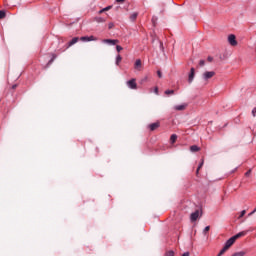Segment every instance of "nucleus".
I'll use <instances>...</instances> for the list:
<instances>
[{"instance_id": "f257e3e1", "label": "nucleus", "mask_w": 256, "mask_h": 256, "mask_svg": "<svg viewBox=\"0 0 256 256\" xmlns=\"http://www.w3.org/2000/svg\"><path fill=\"white\" fill-rule=\"evenodd\" d=\"M245 235H247V231H242L239 232L238 234L232 236L230 239H228L224 245V247H226V249H231V247H233V245H235V241H237V239H241V237H245Z\"/></svg>"}, {"instance_id": "f03ea898", "label": "nucleus", "mask_w": 256, "mask_h": 256, "mask_svg": "<svg viewBox=\"0 0 256 256\" xmlns=\"http://www.w3.org/2000/svg\"><path fill=\"white\" fill-rule=\"evenodd\" d=\"M127 87L129 89H137V80L135 78H132L131 80L126 82Z\"/></svg>"}, {"instance_id": "7ed1b4c3", "label": "nucleus", "mask_w": 256, "mask_h": 256, "mask_svg": "<svg viewBox=\"0 0 256 256\" xmlns=\"http://www.w3.org/2000/svg\"><path fill=\"white\" fill-rule=\"evenodd\" d=\"M228 42H229V44H230L232 47H236V45H237V37H235L234 34H230V35L228 36Z\"/></svg>"}, {"instance_id": "20e7f679", "label": "nucleus", "mask_w": 256, "mask_h": 256, "mask_svg": "<svg viewBox=\"0 0 256 256\" xmlns=\"http://www.w3.org/2000/svg\"><path fill=\"white\" fill-rule=\"evenodd\" d=\"M212 77H215L214 71H206L203 73V79L204 81H208V79H212Z\"/></svg>"}, {"instance_id": "39448f33", "label": "nucleus", "mask_w": 256, "mask_h": 256, "mask_svg": "<svg viewBox=\"0 0 256 256\" xmlns=\"http://www.w3.org/2000/svg\"><path fill=\"white\" fill-rule=\"evenodd\" d=\"M80 41H83V42L97 41V37H95V36H82V37H80Z\"/></svg>"}, {"instance_id": "423d86ee", "label": "nucleus", "mask_w": 256, "mask_h": 256, "mask_svg": "<svg viewBox=\"0 0 256 256\" xmlns=\"http://www.w3.org/2000/svg\"><path fill=\"white\" fill-rule=\"evenodd\" d=\"M193 79H195V68L190 69V74L188 76V83H193Z\"/></svg>"}, {"instance_id": "0eeeda50", "label": "nucleus", "mask_w": 256, "mask_h": 256, "mask_svg": "<svg viewBox=\"0 0 256 256\" xmlns=\"http://www.w3.org/2000/svg\"><path fill=\"white\" fill-rule=\"evenodd\" d=\"M161 126V124L159 122H155L150 124L148 127L150 129V131H155L157 129H159V127Z\"/></svg>"}, {"instance_id": "6e6552de", "label": "nucleus", "mask_w": 256, "mask_h": 256, "mask_svg": "<svg viewBox=\"0 0 256 256\" xmlns=\"http://www.w3.org/2000/svg\"><path fill=\"white\" fill-rule=\"evenodd\" d=\"M102 42L107 43L108 45H117V43H119V40L104 39V40H102Z\"/></svg>"}, {"instance_id": "1a4fd4ad", "label": "nucleus", "mask_w": 256, "mask_h": 256, "mask_svg": "<svg viewBox=\"0 0 256 256\" xmlns=\"http://www.w3.org/2000/svg\"><path fill=\"white\" fill-rule=\"evenodd\" d=\"M175 111H185L187 109V104H181L174 107Z\"/></svg>"}, {"instance_id": "9d476101", "label": "nucleus", "mask_w": 256, "mask_h": 256, "mask_svg": "<svg viewBox=\"0 0 256 256\" xmlns=\"http://www.w3.org/2000/svg\"><path fill=\"white\" fill-rule=\"evenodd\" d=\"M191 221H196L197 219H199V210H196L195 212H193L190 216Z\"/></svg>"}, {"instance_id": "9b49d317", "label": "nucleus", "mask_w": 256, "mask_h": 256, "mask_svg": "<svg viewBox=\"0 0 256 256\" xmlns=\"http://www.w3.org/2000/svg\"><path fill=\"white\" fill-rule=\"evenodd\" d=\"M78 42H79V37H74V38L68 43L67 49H69V47H73V45H75V43H78Z\"/></svg>"}, {"instance_id": "f8f14e48", "label": "nucleus", "mask_w": 256, "mask_h": 256, "mask_svg": "<svg viewBox=\"0 0 256 256\" xmlns=\"http://www.w3.org/2000/svg\"><path fill=\"white\" fill-rule=\"evenodd\" d=\"M190 151H191L192 153H197V151H201V148H199V146H197V145H192V146L190 147Z\"/></svg>"}, {"instance_id": "ddd939ff", "label": "nucleus", "mask_w": 256, "mask_h": 256, "mask_svg": "<svg viewBox=\"0 0 256 256\" xmlns=\"http://www.w3.org/2000/svg\"><path fill=\"white\" fill-rule=\"evenodd\" d=\"M141 65H142L141 60L138 59V60H136L134 67H135V69H137V71H141Z\"/></svg>"}, {"instance_id": "4468645a", "label": "nucleus", "mask_w": 256, "mask_h": 256, "mask_svg": "<svg viewBox=\"0 0 256 256\" xmlns=\"http://www.w3.org/2000/svg\"><path fill=\"white\" fill-rule=\"evenodd\" d=\"M177 141V135L176 134H172L170 137V142L173 144Z\"/></svg>"}, {"instance_id": "2eb2a0df", "label": "nucleus", "mask_w": 256, "mask_h": 256, "mask_svg": "<svg viewBox=\"0 0 256 256\" xmlns=\"http://www.w3.org/2000/svg\"><path fill=\"white\" fill-rule=\"evenodd\" d=\"M95 21L97 22V23H105V18H101V17H97V18H95Z\"/></svg>"}, {"instance_id": "dca6fc26", "label": "nucleus", "mask_w": 256, "mask_h": 256, "mask_svg": "<svg viewBox=\"0 0 256 256\" xmlns=\"http://www.w3.org/2000/svg\"><path fill=\"white\" fill-rule=\"evenodd\" d=\"M227 251H229V249L224 246L223 249L220 250L219 254L225 255V253H227Z\"/></svg>"}, {"instance_id": "f3484780", "label": "nucleus", "mask_w": 256, "mask_h": 256, "mask_svg": "<svg viewBox=\"0 0 256 256\" xmlns=\"http://www.w3.org/2000/svg\"><path fill=\"white\" fill-rule=\"evenodd\" d=\"M137 15H139L137 12L131 14V15H130L131 21H135V19H137Z\"/></svg>"}, {"instance_id": "a211bd4d", "label": "nucleus", "mask_w": 256, "mask_h": 256, "mask_svg": "<svg viewBox=\"0 0 256 256\" xmlns=\"http://www.w3.org/2000/svg\"><path fill=\"white\" fill-rule=\"evenodd\" d=\"M165 256H175V252L173 250H169L165 253Z\"/></svg>"}, {"instance_id": "6ab92c4d", "label": "nucleus", "mask_w": 256, "mask_h": 256, "mask_svg": "<svg viewBox=\"0 0 256 256\" xmlns=\"http://www.w3.org/2000/svg\"><path fill=\"white\" fill-rule=\"evenodd\" d=\"M6 16L7 14L5 13V11L0 10V19H5Z\"/></svg>"}, {"instance_id": "aec40b11", "label": "nucleus", "mask_w": 256, "mask_h": 256, "mask_svg": "<svg viewBox=\"0 0 256 256\" xmlns=\"http://www.w3.org/2000/svg\"><path fill=\"white\" fill-rule=\"evenodd\" d=\"M122 57H121V55H118L117 57H116V65H119L120 63H121V61H122Z\"/></svg>"}, {"instance_id": "412c9836", "label": "nucleus", "mask_w": 256, "mask_h": 256, "mask_svg": "<svg viewBox=\"0 0 256 256\" xmlns=\"http://www.w3.org/2000/svg\"><path fill=\"white\" fill-rule=\"evenodd\" d=\"M203 163L204 161L202 160L200 165L198 166L197 170H196V174L199 175V170L201 169V167H203Z\"/></svg>"}, {"instance_id": "4be33fe9", "label": "nucleus", "mask_w": 256, "mask_h": 256, "mask_svg": "<svg viewBox=\"0 0 256 256\" xmlns=\"http://www.w3.org/2000/svg\"><path fill=\"white\" fill-rule=\"evenodd\" d=\"M175 93V90H166L165 95H173Z\"/></svg>"}, {"instance_id": "5701e85b", "label": "nucleus", "mask_w": 256, "mask_h": 256, "mask_svg": "<svg viewBox=\"0 0 256 256\" xmlns=\"http://www.w3.org/2000/svg\"><path fill=\"white\" fill-rule=\"evenodd\" d=\"M56 57H57L56 55H53V58L51 60H49V62L47 64L48 67H49V65H51L55 61Z\"/></svg>"}, {"instance_id": "b1692460", "label": "nucleus", "mask_w": 256, "mask_h": 256, "mask_svg": "<svg viewBox=\"0 0 256 256\" xmlns=\"http://www.w3.org/2000/svg\"><path fill=\"white\" fill-rule=\"evenodd\" d=\"M247 213L246 210H242L239 216V219H241V217H245V214Z\"/></svg>"}, {"instance_id": "393cba45", "label": "nucleus", "mask_w": 256, "mask_h": 256, "mask_svg": "<svg viewBox=\"0 0 256 256\" xmlns=\"http://www.w3.org/2000/svg\"><path fill=\"white\" fill-rule=\"evenodd\" d=\"M116 50H117L118 53H121V51H123V47L117 45Z\"/></svg>"}, {"instance_id": "a878e982", "label": "nucleus", "mask_w": 256, "mask_h": 256, "mask_svg": "<svg viewBox=\"0 0 256 256\" xmlns=\"http://www.w3.org/2000/svg\"><path fill=\"white\" fill-rule=\"evenodd\" d=\"M113 27H115V24L113 22H110L108 24V29H113Z\"/></svg>"}, {"instance_id": "bb28decb", "label": "nucleus", "mask_w": 256, "mask_h": 256, "mask_svg": "<svg viewBox=\"0 0 256 256\" xmlns=\"http://www.w3.org/2000/svg\"><path fill=\"white\" fill-rule=\"evenodd\" d=\"M210 229H211L210 226H206V227L204 228V233H208V231H210Z\"/></svg>"}, {"instance_id": "cd10ccee", "label": "nucleus", "mask_w": 256, "mask_h": 256, "mask_svg": "<svg viewBox=\"0 0 256 256\" xmlns=\"http://www.w3.org/2000/svg\"><path fill=\"white\" fill-rule=\"evenodd\" d=\"M157 75H158V77L161 79V77H163V74L161 73V70H158L157 71Z\"/></svg>"}, {"instance_id": "c85d7f7f", "label": "nucleus", "mask_w": 256, "mask_h": 256, "mask_svg": "<svg viewBox=\"0 0 256 256\" xmlns=\"http://www.w3.org/2000/svg\"><path fill=\"white\" fill-rule=\"evenodd\" d=\"M199 65L200 67H203V65H205V60H200Z\"/></svg>"}, {"instance_id": "c756f323", "label": "nucleus", "mask_w": 256, "mask_h": 256, "mask_svg": "<svg viewBox=\"0 0 256 256\" xmlns=\"http://www.w3.org/2000/svg\"><path fill=\"white\" fill-rule=\"evenodd\" d=\"M252 116L256 117V107L252 110Z\"/></svg>"}, {"instance_id": "7c9ffc66", "label": "nucleus", "mask_w": 256, "mask_h": 256, "mask_svg": "<svg viewBox=\"0 0 256 256\" xmlns=\"http://www.w3.org/2000/svg\"><path fill=\"white\" fill-rule=\"evenodd\" d=\"M111 9V6H107L106 8L102 9V11H109Z\"/></svg>"}, {"instance_id": "2f4dec72", "label": "nucleus", "mask_w": 256, "mask_h": 256, "mask_svg": "<svg viewBox=\"0 0 256 256\" xmlns=\"http://www.w3.org/2000/svg\"><path fill=\"white\" fill-rule=\"evenodd\" d=\"M249 175H251V170H248V171L245 173V176H246V177H249Z\"/></svg>"}, {"instance_id": "473e14b6", "label": "nucleus", "mask_w": 256, "mask_h": 256, "mask_svg": "<svg viewBox=\"0 0 256 256\" xmlns=\"http://www.w3.org/2000/svg\"><path fill=\"white\" fill-rule=\"evenodd\" d=\"M117 3H125V0H116Z\"/></svg>"}, {"instance_id": "72a5a7b5", "label": "nucleus", "mask_w": 256, "mask_h": 256, "mask_svg": "<svg viewBox=\"0 0 256 256\" xmlns=\"http://www.w3.org/2000/svg\"><path fill=\"white\" fill-rule=\"evenodd\" d=\"M253 215H255V213L252 211V212H250V213L248 214V217H251V216H253Z\"/></svg>"}, {"instance_id": "f704fd0d", "label": "nucleus", "mask_w": 256, "mask_h": 256, "mask_svg": "<svg viewBox=\"0 0 256 256\" xmlns=\"http://www.w3.org/2000/svg\"><path fill=\"white\" fill-rule=\"evenodd\" d=\"M208 61L211 63V61H213V57L209 56Z\"/></svg>"}, {"instance_id": "c9c22d12", "label": "nucleus", "mask_w": 256, "mask_h": 256, "mask_svg": "<svg viewBox=\"0 0 256 256\" xmlns=\"http://www.w3.org/2000/svg\"><path fill=\"white\" fill-rule=\"evenodd\" d=\"M155 93H156V95L159 93V88H155Z\"/></svg>"}, {"instance_id": "e433bc0d", "label": "nucleus", "mask_w": 256, "mask_h": 256, "mask_svg": "<svg viewBox=\"0 0 256 256\" xmlns=\"http://www.w3.org/2000/svg\"><path fill=\"white\" fill-rule=\"evenodd\" d=\"M182 256H189V252H185Z\"/></svg>"}, {"instance_id": "4c0bfd02", "label": "nucleus", "mask_w": 256, "mask_h": 256, "mask_svg": "<svg viewBox=\"0 0 256 256\" xmlns=\"http://www.w3.org/2000/svg\"><path fill=\"white\" fill-rule=\"evenodd\" d=\"M12 89H17V84L13 85Z\"/></svg>"}, {"instance_id": "58836bf2", "label": "nucleus", "mask_w": 256, "mask_h": 256, "mask_svg": "<svg viewBox=\"0 0 256 256\" xmlns=\"http://www.w3.org/2000/svg\"><path fill=\"white\" fill-rule=\"evenodd\" d=\"M101 13H105V11H103V9H102L99 11V15H101Z\"/></svg>"}, {"instance_id": "ea45409f", "label": "nucleus", "mask_w": 256, "mask_h": 256, "mask_svg": "<svg viewBox=\"0 0 256 256\" xmlns=\"http://www.w3.org/2000/svg\"><path fill=\"white\" fill-rule=\"evenodd\" d=\"M160 46L163 47V42H160Z\"/></svg>"}, {"instance_id": "a19ab883", "label": "nucleus", "mask_w": 256, "mask_h": 256, "mask_svg": "<svg viewBox=\"0 0 256 256\" xmlns=\"http://www.w3.org/2000/svg\"><path fill=\"white\" fill-rule=\"evenodd\" d=\"M217 256H222L220 253H218V255Z\"/></svg>"}]
</instances>
